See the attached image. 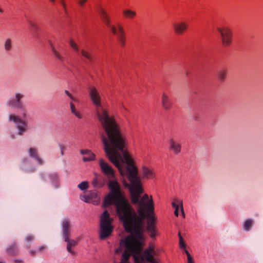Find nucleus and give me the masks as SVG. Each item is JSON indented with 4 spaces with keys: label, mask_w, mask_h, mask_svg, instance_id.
<instances>
[{
    "label": "nucleus",
    "mask_w": 263,
    "mask_h": 263,
    "mask_svg": "<svg viewBox=\"0 0 263 263\" xmlns=\"http://www.w3.org/2000/svg\"><path fill=\"white\" fill-rule=\"evenodd\" d=\"M18 251L16 243L14 242L12 243L8 248L7 252L11 255H15Z\"/></svg>",
    "instance_id": "6ab92c4d"
},
{
    "label": "nucleus",
    "mask_w": 263,
    "mask_h": 263,
    "mask_svg": "<svg viewBox=\"0 0 263 263\" xmlns=\"http://www.w3.org/2000/svg\"><path fill=\"white\" fill-rule=\"evenodd\" d=\"M78 187L81 190H85L88 188V182L87 181H82L78 185Z\"/></svg>",
    "instance_id": "b1692460"
},
{
    "label": "nucleus",
    "mask_w": 263,
    "mask_h": 263,
    "mask_svg": "<svg viewBox=\"0 0 263 263\" xmlns=\"http://www.w3.org/2000/svg\"><path fill=\"white\" fill-rule=\"evenodd\" d=\"M12 41L10 39H7L4 43L5 50L7 51H10L12 49Z\"/></svg>",
    "instance_id": "5701e85b"
},
{
    "label": "nucleus",
    "mask_w": 263,
    "mask_h": 263,
    "mask_svg": "<svg viewBox=\"0 0 263 263\" xmlns=\"http://www.w3.org/2000/svg\"><path fill=\"white\" fill-rule=\"evenodd\" d=\"M80 153L82 155H89V157L84 156L82 158L84 162L92 161L95 159V155L88 149H81Z\"/></svg>",
    "instance_id": "4468645a"
},
{
    "label": "nucleus",
    "mask_w": 263,
    "mask_h": 263,
    "mask_svg": "<svg viewBox=\"0 0 263 263\" xmlns=\"http://www.w3.org/2000/svg\"><path fill=\"white\" fill-rule=\"evenodd\" d=\"M82 55L85 57L86 59H88L89 61H91L92 59L91 54L85 50H82L81 51Z\"/></svg>",
    "instance_id": "a878e982"
},
{
    "label": "nucleus",
    "mask_w": 263,
    "mask_h": 263,
    "mask_svg": "<svg viewBox=\"0 0 263 263\" xmlns=\"http://www.w3.org/2000/svg\"><path fill=\"white\" fill-rule=\"evenodd\" d=\"M125 255H126V253H125V252H124V253L123 254V256L124 257H125Z\"/></svg>",
    "instance_id": "49530a36"
},
{
    "label": "nucleus",
    "mask_w": 263,
    "mask_h": 263,
    "mask_svg": "<svg viewBox=\"0 0 263 263\" xmlns=\"http://www.w3.org/2000/svg\"><path fill=\"white\" fill-rule=\"evenodd\" d=\"M172 206L175 209H177L178 210L179 209V206L177 204H176L175 202H173L172 203Z\"/></svg>",
    "instance_id": "e433bc0d"
},
{
    "label": "nucleus",
    "mask_w": 263,
    "mask_h": 263,
    "mask_svg": "<svg viewBox=\"0 0 263 263\" xmlns=\"http://www.w3.org/2000/svg\"><path fill=\"white\" fill-rule=\"evenodd\" d=\"M217 31L221 36L222 45L224 47L230 46L232 43V30L227 27H223L218 28Z\"/></svg>",
    "instance_id": "423d86ee"
},
{
    "label": "nucleus",
    "mask_w": 263,
    "mask_h": 263,
    "mask_svg": "<svg viewBox=\"0 0 263 263\" xmlns=\"http://www.w3.org/2000/svg\"><path fill=\"white\" fill-rule=\"evenodd\" d=\"M35 253V252L34 251H32V250H31L30 251V254L31 255H33Z\"/></svg>",
    "instance_id": "a18cd8bd"
},
{
    "label": "nucleus",
    "mask_w": 263,
    "mask_h": 263,
    "mask_svg": "<svg viewBox=\"0 0 263 263\" xmlns=\"http://www.w3.org/2000/svg\"><path fill=\"white\" fill-rule=\"evenodd\" d=\"M23 97V95L21 93H16L15 95L16 100H12L9 102V105L12 107H16L23 109V105L20 102V99Z\"/></svg>",
    "instance_id": "ddd939ff"
},
{
    "label": "nucleus",
    "mask_w": 263,
    "mask_h": 263,
    "mask_svg": "<svg viewBox=\"0 0 263 263\" xmlns=\"http://www.w3.org/2000/svg\"><path fill=\"white\" fill-rule=\"evenodd\" d=\"M169 148L175 155H177L181 152V145L178 141L174 138H171L169 141Z\"/></svg>",
    "instance_id": "9d476101"
},
{
    "label": "nucleus",
    "mask_w": 263,
    "mask_h": 263,
    "mask_svg": "<svg viewBox=\"0 0 263 263\" xmlns=\"http://www.w3.org/2000/svg\"><path fill=\"white\" fill-rule=\"evenodd\" d=\"M29 155L30 157L35 159L40 164H43L42 159L37 155L36 149L34 148H30L29 150Z\"/></svg>",
    "instance_id": "f3484780"
},
{
    "label": "nucleus",
    "mask_w": 263,
    "mask_h": 263,
    "mask_svg": "<svg viewBox=\"0 0 263 263\" xmlns=\"http://www.w3.org/2000/svg\"><path fill=\"white\" fill-rule=\"evenodd\" d=\"M97 194L95 191L90 192L87 195H81L80 198L82 201L86 202H90L92 199H96Z\"/></svg>",
    "instance_id": "2eb2a0df"
},
{
    "label": "nucleus",
    "mask_w": 263,
    "mask_h": 263,
    "mask_svg": "<svg viewBox=\"0 0 263 263\" xmlns=\"http://www.w3.org/2000/svg\"><path fill=\"white\" fill-rule=\"evenodd\" d=\"M123 14L125 17L128 18H133L136 15V12L130 9L123 10Z\"/></svg>",
    "instance_id": "aec40b11"
},
{
    "label": "nucleus",
    "mask_w": 263,
    "mask_h": 263,
    "mask_svg": "<svg viewBox=\"0 0 263 263\" xmlns=\"http://www.w3.org/2000/svg\"><path fill=\"white\" fill-rule=\"evenodd\" d=\"M87 1V0H80L78 2V4L80 6L82 7L86 3Z\"/></svg>",
    "instance_id": "72a5a7b5"
},
{
    "label": "nucleus",
    "mask_w": 263,
    "mask_h": 263,
    "mask_svg": "<svg viewBox=\"0 0 263 263\" xmlns=\"http://www.w3.org/2000/svg\"><path fill=\"white\" fill-rule=\"evenodd\" d=\"M71 112L72 114L74 115L78 119H82V116L81 113L76 109L75 106L72 102L69 103Z\"/></svg>",
    "instance_id": "412c9836"
},
{
    "label": "nucleus",
    "mask_w": 263,
    "mask_h": 263,
    "mask_svg": "<svg viewBox=\"0 0 263 263\" xmlns=\"http://www.w3.org/2000/svg\"><path fill=\"white\" fill-rule=\"evenodd\" d=\"M33 237L31 235H28L26 237V240L28 241H31L33 240Z\"/></svg>",
    "instance_id": "4c0bfd02"
},
{
    "label": "nucleus",
    "mask_w": 263,
    "mask_h": 263,
    "mask_svg": "<svg viewBox=\"0 0 263 263\" xmlns=\"http://www.w3.org/2000/svg\"><path fill=\"white\" fill-rule=\"evenodd\" d=\"M60 148L61 150V155H64V152L65 150V147L63 145H60Z\"/></svg>",
    "instance_id": "473e14b6"
},
{
    "label": "nucleus",
    "mask_w": 263,
    "mask_h": 263,
    "mask_svg": "<svg viewBox=\"0 0 263 263\" xmlns=\"http://www.w3.org/2000/svg\"><path fill=\"white\" fill-rule=\"evenodd\" d=\"M92 184L95 187L101 188L103 186L101 180L99 179L97 176L95 177L92 181Z\"/></svg>",
    "instance_id": "4be33fe9"
},
{
    "label": "nucleus",
    "mask_w": 263,
    "mask_h": 263,
    "mask_svg": "<svg viewBox=\"0 0 263 263\" xmlns=\"http://www.w3.org/2000/svg\"><path fill=\"white\" fill-rule=\"evenodd\" d=\"M218 79L220 82H224L227 78L228 70L227 69H222L218 71Z\"/></svg>",
    "instance_id": "a211bd4d"
},
{
    "label": "nucleus",
    "mask_w": 263,
    "mask_h": 263,
    "mask_svg": "<svg viewBox=\"0 0 263 263\" xmlns=\"http://www.w3.org/2000/svg\"><path fill=\"white\" fill-rule=\"evenodd\" d=\"M51 2H54V0H50Z\"/></svg>",
    "instance_id": "09e8293b"
},
{
    "label": "nucleus",
    "mask_w": 263,
    "mask_h": 263,
    "mask_svg": "<svg viewBox=\"0 0 263 263\" xmlns=\"http://www.w3.org/2000/svg\"><path fill=\"white\" fill-rule=\"evenodd\" d=\"M50 178L52 182H56L58 179V176L57 174L53 173L50 175Z\"/></svg>",
    "instance_id": "2f4dec72"
},
{
    "label": "nucleus",
    "mask_w": 263,
    "mask_h": 263,
    "mask_svg": "<svg viewBox=\"0 0 263 263\" xmlns=\"http://www.w3.org/2000/svg\"><path fill=\"white\" fill-rule=\"evenodd\" d=\"M69 44L70 47L74 50L76 52H78L79 51V48L76 44V43L72 40H70L69 42Z\"/></svg>",
    "instance_id": "c85d7f7f"
},
{
    "label": "nucleus",
    "mask_w": 263,
    "mask_h": 263,
    "mask_svg": "<svg viewBox=\"0 0 263 263\" xmlns=\"http://www.w3.org/2000/svg\"><path fill=\"white\" fill-rule=\"evenodd\" d=\"M130 182L128 187L132 202L137 205L136 211L130 203L123 200L118 199L117 204V214L126 232L129 233L127 236L120 241V246L126 248V251L135 254L136 261L144 263L145 261L150 262L156 259L154 257L155 253L152 248L146 249L142 255L141 241L143 236V224L147 218L146 231L152 238H154L157 233L155 226L156 217L154 213V204L152 196L148 198L147 194L141 197L143 192L140 181L138 177V172L126 174Z\"/></svg>",
    "instance_id": "f257e3e1"
},
{
    "label": "nucleus",
    "mask_w": 263,
    "mask_h": 263,
    "mask_svg": "<svg viewBox=\"0 0 263 263\" xmlns=\"http://www.w3.org/2000/svg\"><path fill=\"white\" fill-rule=\"evenodd\" d=\"M187 262L188 263H194V261H193L192 256H188V257H187Z\"/></svg>",
    "instance_id": "f704fd0d"
},
{
    "label": "nucleus",
    "mask_w": 263,
    "mask_h": 263,
    "mask_svg": "<svg viewBox=\"0 0 263 263\" xmlns=\"http://www.w3.org/2000/svg\"><path fill=\"white\" fill-rule=\"evenodd\" d=\"M88 89L90 98L96 107V115L104 132L102 139L107 157L122 176L137 171L132 158L125 150L127 140L120 125L102 106L98 89L94 86H89Z\"/></svg>",
    "instance_id": "f03ea898"
},
{
    "label": "nucleus",
    "mask_w": 263,
    "mask_h": 263,
    "mask_svg": "<svg viewBox=\"0 0 263 263\" xmlns=\"http://www.w3.org/2000/svg\"><path fill=\"white\" fill-rule=\"evenodd\" d=\"M99 164L102 173L107 176L109 180L107 183L108 187L110 192L104 198L103 204L105 207L114 204L117 209V203L119 199L123 200L125 202L129 203L121 195L120 186L118 182L115 179V174L114 170L103 159H100Z\"/></svg>",
    "instance_id": "7ed1b4c3"
},
{
    "label": "nucleus",
    "mask_w": 263,
    "mask_h": 263,
    "mask_svg": "<svg viewBox=\"0 0 263 263\" xmlns=\"http://www.w3.org/2000/svg\"><path fill=\"white\" fill-rule=\"evenodd\" d=\"M184 252H185V254H186V255L187 257L190 256H191V254L189 253V252H188V251H187V250H184Z\"/></svg>",
    "instance_id": "a19ab883"
},
{
    "label": "nucleus",
    "mask_w": 263,
    "mask_h": 263,
    "mask_svg": "<svg viewBox=\"0 0 263 263\" xmlns=\"http://www.w3.org/2000/svg\"><path fill=\"white\" fill-rule=\"evenodd\" d=\"M96 11L103 23L110 29L112 34L116 36L120 45L122 47L124 46L126 43V35L123 27L119 23H117L116 25H111L109 15L101 6H98L96 8Z\"/></svg>",
    "instance_id": "20e7f679"
},
{
    "label": "nucleus",
    "mask_w": 263,
    "mask_h": 263,
    "mask_svg": "<svg viewBox=\"0 0 263 263\" xmlns=\"http://www.w3.org/2000/svg\"><path fill=\"white\" fill-rule=\"evenodd\" d=\"M65 94L70 99V100L75 102H78L79 100L77 98L73 97L68 90H65Z\"/></svg>",
    "instance_id": "cd10ccee"
},
{
    "label": "nucleus",
    "mask_w": 263,
    "mask_h": 263,
    "mask_svg": "<svg viewBox=\"0 0 263 263\" xmlns=\"http://www.w3.org/2000/svg\"><path fill=\"white\" fill-rule=\"evenodd\" d=\"M49 44L50 45V48L52 50V52L54 56L60 62H63L64 60V58L60 54V53L58 51V50L59 51H62V48L60 46H58L57 49H56V48L53 45V43L50 41H49Z\"/></svg>",
    "instance_id": "f8f14e48"
},
{
    "label": "nucleus",
    "mask_w": 263,
    "mask_h": 263,
    "mask_svg": "<svg viewBox=\"0 0 263 263\" xmlns=\"http://www.w3.org/2000/svg\"><path fill=\"white\" fill-rule=\"evenodd\" d=\"M10 121L14 122L19 130L18 134L22 135L25 130L26 127V123L25 121L20 118V117L14 115H10L9 117Z\"/></svg>",
    "instance_id": "6e6552de"
},
{
    "label": "nucleus",
    "mask_w": 263,
    "mask_h": 263,
    "mask_svg": "<svg viewBox=\"0 0 263 263\" xmlns=\"http://www.w3.org/2000/svg\"><path fill=\"white\" fill-rule=\"evenodd\" d=\"M29 25L32 27L33 31H37L39 29V27L36 24L31 21H29Z\"/></svg>",
    "instance_id": "7c9ffc66"
},
{
    "label": "nucleus",
    "mask_w": 263,
    "mask_h": 263,
    "mask_svg": "<svg viewBox=\"0 0 263 263\" xmlns=\"http://www.w3.org/2000/svg\"><path fill=\"white\" fill-rule=\"evenodd\" d=\"M3 12V10H2V9L0 8V13H2Z\"/></svg>",
    "instance_id": "de8ad7c7"
},
{
    "label": "nucleus",
    "mask_w": 263,
    "mask_h": 263,
    "mask_svg": "<svg viewBox=\"0 0 263 263\" xmlns=\"http://www.w3.org/2000/svg\"><path fill=\"white\" fill-rule=\"evenodd\" d=\"M112 220L109 213L105 210L100 217V237L101 239H105L111 234L113 229Z\"/></svg>",
    "instance_id": "39448f33"
},
{
    "label": "nucleus",
    "mask_w": 263,
    "mask_h": 263,
    "mask_svg": "<svg viewBox=\"0 0 263 263\" xmlns=\"http://www.w3.org/2000/svg\"><path fill=\"white\" fill-rule=\"evenodd\" d=\"M142 173L143 177L146 179L153 178L155 176L153 170L146 166L142 167Z\"/></svg>",
    "instance_id": "dca6fc26"
},
{
    "label": "nucleus",
    "mask_w": 263,
    "mask_h": 263,
    "mask_svg": "<svg viewBox=\"0 0 263 263\" xmlns=\"http://www.w3.org/2000/svg\"><path fill=\"white\" fill-rule=\"evenodd\" d=\"M178 236L179 237V247L181 249H184L185 248V245L184 242H183V238L181 236L180 232H179V233H178Z\"/></svg>",
    "instance_id": "c756f323"
},
{
    "label": "nucleus",
    "mask_w": 263,
    "mask_h": 263,
    "mask_svg": "<svg viewBox=\"0 0 263 263\" xmlns=\"http://www.w3.org/2000/svg\"><path fill=\"white\" fill-rule=\"evenodd\" d=\"M71 247H71L70 245H67V251H68L69 253H72H72H73V251H72V250H71Z\"/></svg>",
    "instance_id": "c9c22d12"
},
{
    "label": "nucleus",
    "mask_w": 263,
    "mask_h": 263,
    "mask_svg": "<svg viewBox=\"0 0 263 263\" xmlns=\"http://www.w3.org/2000/svg\"><path fill=\"white\" fill-rule=\"evenodd\" d=\"M65 94L70 99V100L75 102H78L79 100L77 98L73 97L68 90H65Z\"/></svg>",
    "instance_id": "bb28decb"
},
{
    "label": "nucleus",
    "mask_w": 263,
    "mask_h": 263,
    "mask_svg": "<svg viewBox=\"0 0 263 263\" xmlns=\"http://www.w3.org/2000/svg\"><path fill=\"white\" fill-rule=\"evenodd\" d=\"M174 32L179 35L182 34L187 29L188 25L183 21L175 23L173 24Z\"/></svg>",
    "instance_id": "1a4fd4ad"
},
{
    "label": "nucleus",
    "mask_w": 263,
    "mask_h": 263,
    "mask_svg": "<svg viewBox=\"0 0 263 263\" xmlns=\"http://www.w3.org/2000/svg\"><path fill=\"white\" fill-rule=\"evenodd\" d=\"M86 156L89 157V155H87Z\"/></svg>",
    "instance_id": "8fccbe9b"
},
{
    "label": "nucleus",
    "mask_w": 263,
    "mask_h": 263,
    "mask_svg": "<svg viewBox=\"0 0 263 263\" xmlns=\"http://www.w3.org/2000/svg\"><path fill=\"white\" fill-rule=\"evenodd\" d=\"M0 263H3V262H0Z\"/></svg>",
    "instance_id": "3c124183"
},
{
    "label": "nucleus",
    "mask_w": 263,
    "mask_h": 263,
    "mask_svg": "<svg viewBox=\"0 0 263 263\" xmlns=\"http://www.w3.org/2000/svg\"><path fill=\"white\" fill-rule=\"evenodd\" d=\"M158 259H156L155 260H154L153 261L150 262V263H158Z\"/></svg>",
    "instance_id": "79ce46f5"
},
{
    "label": "nucleus",
    "mask_w": 263,
    "mask_h": 263,
    "mask_svg": "<svg viewBox=\"0 0 263 263\" xmlns=\"http://www.w3.org/2000/svg\"><path fill=\"white\" fill-rule=\"evenodd\" d=\"M174 214L176 216H178V210L175 209L174 212Z\"/></svg>",
    "instance_id": "ea45409f"
},
{
    "label": "nucleus",
    "mask_w": 263,
    "mask_h": 263,
    "mask_svg": "<svg viewBox=\"0 0 263 263\" xmlns=\"http://www.w3.org/2000/svg\"><path fill=\"white\" fill-rule=\"evenodd\" d=\"M63 237L65 241L67 242V245H70L71 247L74 246L77 242L74 240H69L68 234L69 233V223L67 219H65L62 223Z\"/></svg>",
    "instance_id": "0eeeda50"
},
{
    "label": "nucleus",
    "mask_w": 263,
    "mask_h": 263,
    "mask_svg": "<svg viewBox=\"0 0 263 263\" xmlns=\"http://www.w3.org/2000/svg\"><path fill=\"white\" fill-rule=\"evenodd\" d=\"M45 249V247H44V246H41V247H40L39 248V250L40 251H42V250H44Z\"/></svg>",
    "instance_id": "37998d69"
},
{
    "label": "nucleus",
    "mask_w": 263,
    "mask_h": 263,
    "mask_svg": "<svg viewBox=\"0 0 263 263\" xmlns=\"http://www.w3.org/2000/svg\"><path fill=\"white\" fill-rule=\"evenodd\" d=\"M252 226V221L251 219H247L244 223V229L249 231Z\"/></svg>",
    "instance_id": "393cba45"
},
{
    "label": "nucleus",
    "mask_w": 263,
    "mask_h": 263,
    "mask_svg": "<svg viewBox=\"0 0 263 263\" xmlns=\"http://www.w3.org/2000/svg\"><path fill=\"white\" fill-rule=\"evenodd\" d=\"M177 202L178 203H181V212H182V215L183 216H184V212H183V206H182V202H180V201H177Z\"/></svg>",
    "instance_id": "58836bf2"
},
{
    "label": "nucleus",
    "mask_w": 263,
    "mask_h": 263,
    "mask_svg": "<svg viewBox=\"0 0 263 263\" xmlns=\"http://www.w3.org/2000/svg\"><path fill=\"white\" fill-rule=\"evenodd\" d=\"M161 103L163 108L168 110L172 107L173 103L170 98V96L166 92H163L161 97Z\"/></svg>",
    "instance_id": "9b49d317"
},
{
    "label": "nucleus",
    "mask_w": 263,
    "mask_h": 263,
    "mask_svg": "<svg viewBox=\"0 0 263 263\" xmlns=\"http://www.w3.org/2000/svg\"><path fill=\"white\" fill-rule=\"evenodd\" d=\"M61 4H62V5L64 9H65L66 5H65V4L64 3V2H63V1H62V2H61Z\"/></svg>",
    "instance_id": "c03bdc74"
}]
</instances>
